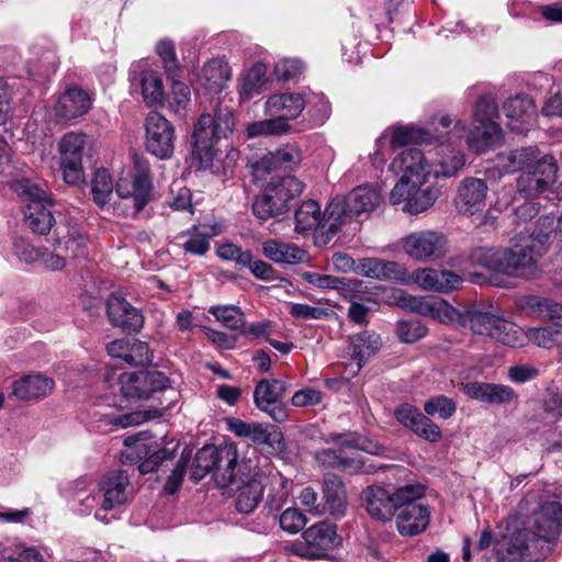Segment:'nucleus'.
Wrapping results in <instances>:
<instances>
[{"label": "nucleus", "mask_w": 562, "mask_h": 562, "mask_svg": "<svg viewBox=\"0 0 562 562\" xmlns=\"http://www.w3.org/2000/svg\"><path fill=\"white\" fill-rule=\"evenodd\" d=\"M134 165L136 173L133 179L120 178L116 182V194L121 203H110L113 194L111 175L104 168L98 169L91 181L93 202L102 211H112L122 216L135 215L144 209L151 198V181L149 178V165L146 159L135 156Z\"/></svg>", "instance_id": "obj_1"}, {"label": "nucleus", "mask_w": 562, "mask_h": 562, "mask_svg": "<svg viewBox=\"0 0 562 562\" xmlns=\"http://www.w3.org/2000/svg\"><path fill=\"white\" fill-rule=\"evenodd\" d=\"M235 127V117L229 104L217 102L209 112L200 115L193 130L192 157L200 168L209 169L217 155V143L227 138Z\"/></svg>", "instance_id": "obj_2"}, {"label": "nucleus", "mask_w": 562, "mask_h": 562, "mask_svg": "<svg viewBox=\"0 0 562 562\" xmlns=\"http://www.w3.org/2000/svg\"><path fill=\"white\" fill-rule=\"evenodd\" d=\"M194 475L202 479L211 472L215 484L220 488H227L237 483L243 472L254 469L251 461L239 462L237 443L224 441L218 446H205L201 448L194 458Z\"/></svg>", "instance_id": "obj_3"}, {"label": "nucleus", "mask_w": 562, "mask_h": 562, "mask_svg": "<svg viewBox=\"0 0 562 562\" xmlns=\"http://www.w3.org/2000/svg\"><path fill=\"white\" fill-rule=\"evenodd\" d=\"M456 409L457 404L452 398L438 395L428 398L424 403L426 415L418 408L404 404L395 411V417L403 426L409 428L418 437L429 442H438L442 438L441 430L427 415H438L442 419H448L456 413Z\"/></svg>", "instance_id": "obj_4"}, {"label": "nucleus", "mask_w": 562, "mask_h": 562, "mask_svg": "<svg viewBox=\"0 0 562 562\" xmlns=\"http://www.w3.org/2000/svg\"><path fill=\"white\" fill-rule=\"evenodd\" d=\"M381 202L380 192L371 186H358L346 196L331 200L325 210V223L329 235H336L344 225L361 214L371 213Z\"/></svg>", "instance_id": "obj_5"}, {"label": "nucleus", "mask_w": 562, "mask_h": 562, "mask_svg": "<svg viewBox=\"0 0 562 562\" xmlns=\"http://www.w3.org/2000/svg\"><path fill=\"white\" fill-rule=\"evenodd\" d=\"M453 322L474 334L490 336L509 347H519L524 344L522 329L491 311L476 307L456 310Z\"/></svg>", "instance_id": "obj_6"}, {"label": "nucleus", "mask_w": 562, "mask_h": 562, "mask_svg": "<svg viewBox=\"0 0 562 562\" xmlns=\"http://www.w3.org/2000/svg\"><path fill=\"white\" fill-rule=\"evenodd\" d=\"M11 188L24 199V222L33 233L46 235L54 225H58L49 209L53 201L37 182L22 177L14 180Z\"/></svg>", "instance_id": "obj_7"}, {"label": "nucleus", "mask_w": 562, "mask_h": 562, "mask_svg": "<svg viewBox=\"0 0 562 562\" xmlns=\"http://www.w3.org/2000/svg\"><path fill=\"white\" fill-rule=\"evenodd\" d=\"M390 170L394 173H402L401 179L394 186L390 194L392 204H400L403 194H407L408 188L424 186L432 173V161L417 148H407L401 151L391 162Z\"/></svg>", "instance_id": "obj_8"}, {"label": "nucleus", "mask_w": 562, "mask_h": 562, "mask_svg": "<svg viewBox=\"0 0 562 562\" xmlns=\"http://www.w3.org/2000/svg\"><path fill=\"white\" fill-rule=\"evenodd\" d=\"M549 554L547 541L531 529L518 530L497 549L499 562H539Z\"/></svg>", "instance_id": "obj_9"}, {"label": "nucleus", "mask_w": 562, "mask_h": 562, "mask_svg": "<svg viewBox=\"0 0 562 562\" xmlns=\"http://www.w3.org/2000/svg\"><path fill=\"white\" fill-rule=\"evenodd\" d=\"M405 254L419 262L440 259L448 252V239L438 231L414 232L402 239Z\"/></svg>", "instance_id": "obj_10"}, {"label": "nucleus", "mask_w": 562, "mask_h": 562, "mask_svg": "<svg viewBox=\"0 0 562 562\" xmlns=\"http://www.w3.org/2000/svg\"><path fill=\"white\" fill-rule=\"evenodd\" d=\"M86 143L87 135L75 132L65 134L59 140L60 168L68 184L76 186L85 180L82 156Z\"/></svg>", "instance_id": "obj_11"}, {"label": "nucleus", "mask_w": 562, "mask_h": 562, "mask_svg": "<svg viewBox=\"0 0 562 562\" xmlns=\"http://www.w3.org/2000/svg\"><path fill=\"white\" fill-rule=\"evenodd\" d=\"M558 166L550 155H543L535 168L522 172L516 182L517 192L526 199L543 194L557 180Z\"/></svg>", "instance_id": "obj_12"}, {"label": "nucleus", "mask_w": 562, "mask_h": 562, "mask_svg": "<svg viewBox=\"0 0 562 562\" xmlns=\"http://www.w3.org/2000/svg\"><path fill=\"white\" fill-rule=\"evenodd\" d=\"M119 383L123 397L147 400L153 393L167 389L169 379L159 371H139L121 374Z\"/></svg>", "instance_id": "obj_13"}, {"label": "nucleus", "mask_w": 562, "mask_h": 562, "mask_svg": "<svg viewBox=\"0 0 562 562\" xmlns=\"http://www.w3.org/2000/svg\"><path fill=\"white\" fill-rule=\"evenodd\" d=\"M146 149L159 159H168L175 149V128L157 112H150L145 122Z\"/></svg>", "instance_id": "obj_14"}, {"label": "nucleus", "mask_w": 562, "mask_h": 562, "mask_svg": "<svg viewBox=\"0 0 562 562\" xmlns=\"http://www.w3.org/2000/svg\"><path fill=\"white\" fill-rule=\"evenodd\" d=\"M488 187L485 180L467 177L457 187L453 205L463 216L481 214L486 206Z\"/></svg>", "instance_id": "obj_15"}, {"label": "nucleus", "mask_w": 562, "mask_h": 562, "mask_svg": "<svg viewBox=\"0 0 562 562\" xmlns=\"http://www.w3.org/2000/svg\"><path fill=\"white\" fill-rule=\"evenodd\" d=\"M130 485V477L125 471L119 470L109 472L100 482L98 491L101 495V507L95 510V518L108 524L110 519L106 513L127 501L126 488Z\"/></svg>", "instance_id": "obj_16"}, {"label": "nucleus", "mask_w": 562, "mask_h": 562, "mask_svg": "<svg viewBox=\"0 0 562 562\" xmlns=\"http://www.w3.org/2000/svg\"><path fill=\"white\" fill-rule=\"evenodd\" d=\"M266 476L257 470L256 467L248 472H243L233 484L232 491H235V507L241 514L252 513L262 499Z\"/></svg>", "instance_id": "obj_17"}, {"label": "nucleus", "mask_w": 562, "mask_h": 562, "mask_svg": "<svg viewBox=\"0 0 562 562\" xmlns=\"http://www.w3.org/2000/svg\"><path fill=\"white\" fill-rule=\"evenodd\" d=\"M541 257V247L537 249L536 244H529L527 240L503 248V274L522 277L536 268Z\"/></svg>", "instance_id": "obj_18"}, {"label": "nucleus", "mask_w": 562, "mask_h": 562, "mask_svg": "<svg viewBox=\"0 0 562 562\" xmlns=\"http://www.w3.org/2000/svg\"><path fill=\"white\" fill-rule=\"evenodd\" d=\"M285 383L280 380H261L255 387L254 402L260 411L267 413L274 422L283 423L288 412L282 403Z\"/></svg>", "instance_id": "obj_19"}, {"label": "nucleus", "mask_w": 562, "mask_h": 562, "mask_svg": "<svg viewBox=\"0 0 562 562\" xmlns=\"http://www.w3.org/2000/svg\"><path fill=\"white\" fill-rule=\"evenodd\" d=\"M532 526L539 539L547 541L551 552L562 531V504L558 501L543 502L533 513Z\"/></svg>", "instance_id": "obj_20"}, {"label": "nucleus", "mask_w": 562, "mask_h": 562, "mask_svg": "<svg viewBox=\"0 0 562 562\" xmlns=\"http://www.w3.org/2000/svg\"><path fill=\"white\" fill-rule=\"evenodd\" d=\"M124 445L127 447L126 459L140 461L139 471L143 474L155 471L164 460L172 458V451L167 448L154 451L150 445L147 443L145 434H139L137 437H127Z\"/></svg>", "instance_id": "obj_21"}, {"label": "nucleus", "mask_w": 562, "mask_h": 562, "mask_svg": "<svg viewBox=\"0 0 562 562\" xmlns=\"http://www.w3.org/2000/svg\"><path fill=\"white\" fill-rule=\"evenodd\" d=\"M106 314L114 327L128 333H138L144 325L142 312L119 293H112L106 301Z\"/></svg>", "instance_id": "obj_22"}, {"label": "nucleus", "mask_w": 562, "mask_h": 562, "mask_svg": "<svg viewBox=\"0 0 562 562\" xmlns=\"http://www.w3.org/2000/svg\"><path fill=\"white\" fill-rule=\"evenodd\" d=\"M91 94L78 86L68 87L57 99L53 112L57 121H70L88 113Z\"/></svg>", "instance_id": "obj_23"}, {"label": "nucleus", "mask_w": 562, "mask_h": 562, "mask_svg": "<svg viewBox=\"0 0 562 562\" xmlns=\"http://www.w3.org/2000/svg\"><path fill=\"white\" fill-rule=\"evenodd\" d=\"M226 428L237 437L246 438L256 446H270L281 450L282 436L278 431H269V427L261 423H247L238 418L228 417Z\"/></svg>", "instance_id": "obj_24"}, {"label": "nucleus", "mask_w": 562, "mask_h": 562, "mask_svg": "<svg viewBox=\"0 0 562 562\" xmlns=\"http://www.w3.org/2000/svg\"><path fill=\"white\" fill-rule=\"evenodd\" d=\"M461 389L470 398L491 405H506L518 400L514 389L504 384L472 381L462 383Z\"/></svg>", "instance_id": "obj_25"}, {"label": "nucleus", "mask_w": 562, "mask_h": 562, "mask_svg": "<svg viewBox=\"0 0 562 562\" xmlns=\"http://www.w3.org/2000/svg\"><path fill=\"white\" fill-rule=\"evenodd\" d=\"M295 231L300 234H306L312 229H317V239L327 244L335 235H329L325 223V212L322 215L321 206L316 201L308 200L303 202L296 210Z\"/></svg>", "instance_id": "obj_26"}, {"label": "nucleus", "mask_w": 562, "mask_h": 562, "mask_svg": "<svg viewBox=\"0 0 562 562\" xmlns=\"http://www.w3.org/2000/svg\"><path fill=\"white\" fill-rule=\"evenodd\" d=\"M503 110L508 120L507 126L518 134L527 132L536 120L533 100L527 95L508 99L504 102Z\"/></svg>", "instance_id": "obj_27"}, {"label": "nucleus", "mask_w": 562, "mask_h": 562, "mask_svg": "<svg viewBox=\"0 0 562 562\" xmlns=\"http://www.w3.org/2000/svg\"><path fill=\"white\" fill-rule=\"evenodd\" d=\"M355 273L376 280H407V271L402 265L380 258L358 259Z\"/></svg>", "instance_id": "obj_28"}, {"label": "nucleus", "mask_w": 562, "mask_h": 562, "mask_svg": "<svg viewBox=\"0 0 562 562\" xmlns=\"http://www.w3.org/2000/svg\"><path fill=\"white\" fill-rule=\"evenodd\" d=\"M56 245H64L65 250L74 258H86L88 256L89 238L81 226L74 220H66L55 228Z\"/></svg>", "instance_id": "obj_29"}, {"label": "nucleus", "mask_w": 562, "mask_h": 562, "mask_svg": "<svg viewBox=\"0 0 562 562\" xmlns=\"http://www.w3.org/2000/svg\"><path fill=\"white\" fill-rule=\"evenodd\" d=\"M222 232L223 226L218 222L193 225L181 234V237L186 238L182 248L187 254L204 256L210 250V239L218 236Z\"/></svg>", "instance_id": "obj_30"}, {"label": "nucleus", "mask_w": 562, "mask_h": 562, "mask_svg": "<svg viewBox=\"0 0 562 562\" xmlns=\"http://www.w3.org/2000/svg\"><path fill=\"white\" fill-rule=\"evenodd\" d=\"M324 514L341 517L347 509V491L341 479L334 473L324 474L323 502Z\"/></svg>", "instance_id": "obj_31"}, {"label": "nucleus", "mask_w": 562, "mask_h": 562, "mask_svg": "<svg viewBox=\"0 0 562 562\" xmlns=\"http://www.w3.org/2000/svg\"><path fill=\"white\" fill-rule=\"evenodd\" d=\"M351 349V360L355 361V369L352 375H356L366 362L373 357L383 345L382 338L379 334L364 330L349 338Z\"/></svg>", "instance_id": "obj_32"}, {"label": "nucleus", "mask_w": 562, "mask_h": 562, "mask_svg": "<svg viewBox=\"0 0 562 562\" xmlns=\"http://www.w3.org/2000/svg\"><path fill=\"white\" fill-rule=\"evenodd\" d=\"M368 514L381 521L390 520L395 514L392 493L381 486H368L362 492Z\"/></svg>", "instance_id": "obj_33"}, {"label": "nucleus", "mask_w": 562, "mask_h": 562, "mask_svg": "<svg viewBox=\"0 0 562 562\" xmlns=\"http://www.w3.org/2000/svg\"><path fill=\"white\" fill-rule=\"evenodd\" d=\"M305 108L304 95L300 93H280L271 95L266 102V112L274 120H292Z\"/></svg>", "instance_id": "obj_34"}, {"label": "nucleus", "mask_w": 562, "mask_h": 562, "mask_svg": "<svg viewBox=\"0 0 562 562\" xmlns=\"http://www.w3.org/2000/svg\"><path fill=\"white\" fill-rule=\"evenodd\" d=\"M540 150L537 146H527L498 155V167L506 173L522 170L528 171L541 161Z\"/></svg>", "instance_id": "obj_35"}, {"label": "nucleus", "mask_w": 562, "mask_h": 562, "mask_svg": "<svg viewBox=\"0 0 562 562\" xmlns=\"http://www.w3.org/2000/svg\"><path fill=\"white\" fill-rule=\"evenodd\" d=\"M301 538L307 541L317 558L322 559L337 544L336 526L327 521L314 524L302 532Z\"/></svg>", "instance_id": "obj_36"}, {"label": "nucleus", "mask_w": 562, "mask_h": 562, "mask_svg": "<svg viewBox=\"0 0 562 562\" xmlns=\"http://www.w3.org/2000/svg\"><path fill=\"white\" fill-rule=\"evenodd\" d=\"M430 521L428 506H413L396 512V527L402 536L413 537L426 530Z\"/></svg>", "instance_id": "obj_37"}, {"label": "nucleus", "mask_w": 562, "mask_h": 562, "mask_svg": "<svg viewBox=\"0 0 562 562\" xmlns=\"http://www.w3.org/2000/svg\"><path fill=\"white\" fill-rule=\"evenodd\" d=\"M407 306L415 313L440 323L453 322L456 308L439 297H409Z\"/></svg>", "instance_id": "obj_38"}, {"label": "nucleus", "mask_w": 562, "mask_h": 562, "mask_svg": "<svg viewBox=\"0 0 562 562\" xmlns=\"http://www.w3.org/2000/svg\"><path fill=\"white\" fill-rule=\"evenodd\" d=\"M232 78V69L223 58H213L204 64L200 82L209 92L218 93Z\"/></svg>", "instance_id": "obj_39"}, {"label": "nucleus", "mask_w": 562, "mask_h": 562, "mask_svg": "<svg viewBox=\"0 0 562 562\" xmlns=\"http://www.w3.org/2000/svg\"><path fill=\"white\" fill-rule=\"evenodd\" d=\"M55 386L53 379L42 375H26L13 385V394L22 401H33L47 396Z\"/></svg>", "instance_id": "obj_40"}, {"label": "nucleus", "mask_w": 562, "mask_h": 562, "mask_svg": "<svg viewBox=\"0 0 562 562\" xmlns=\"http://www.w3.org/2000/svg\"><path fill=\"white\" fill-rule=\"evenodd\" d=\"M503 137L498 123L477 124L467 134V144L475 154H482L501 144Z\"/></svg>", "instance_id": "obj_41"}, {"label": "nucleus", "mask_w": 562, "mask_h": 562, "mask_svg": "<svg viewBox=\"0 0 562 562\" xmlns=\"http://www.w3.org/2000/svg\"><path fill=\"white\" fill-rule=\"evenodd\" d=\"M262 252L268 259L283 265H295L304 261L306 257V252L297 246L274 239L262 244Z\"/></svg>", "instance_id": "obj_42"}, {"label": "nucleus", "mask_w": 562, "mask_h": 562, "mask_svg": "<svg viewBox=\"0 0 562 562\" xmlns=\"http://www.w3.org/2000/svg\"><path fill=\"white\" fill-rule=\"evenodd\" d=\"M386 138L390 139V144L393 148L402 147L411 143H425L430 139L426 131L413 126H394L387 128L376 140V146L381 147Z\"/></svg>", "instance_id": "obj_43"}, {"label": "nucleus", "mask_w": 562, "mask_h": 562, "mask_svg": "<svg viewBox=\"0 0 562 562\" xmlns=\"http://www.w3.org/2000/svg\"><path fill=\"white\" fill-rule=\"evenodd\" d=\"M267 187L273 191V196L277 200L274 203L276 209L283 210L284 213L289 209V201L299 196L304 189V184L292 176L282 177L277 181H271Z\"/></svg>", "instance_id": "obj_44"}, {"label": "nucleus", "mask_w": 562, "mask_h": 562, "mask_svg": "<svg viewBox=\"0 0 562 562\" xmlns=\"http://www.w3.org/2000/svg\"><path fill=\"white\" fill-rule=\"evenodd\" d=\"M423 186L411 187L407 190V194H403L401 203L405 202L404 211L409 213H422L428 210L437 200L439 190L436 188L428 187L422 189Z\"/></svg>", "instance_id": "obj_45"}, {"label": "nucleus", "mask_w": 562, "mask_h": 562, "mask_svg": "<svg viewBox=\"0 0 562 562\" xmlns=\"http://www.w3.org/2000/svg\"><path fill=\"white\" fill-rule=\"evenodd\" d=\"M465 165V156L462 151L442 149L440 158L432 162V171L436 178H450L457 176Z\"/></svg>", "instance_id": "obj_46"}, {"label": "nucleus", "mask_w": 562, "mask_h": 562, "mask_svg": "<svg viewBox=\"0 0 562 562\" xmlns=\"http://www.w3.org/2000/svg\"><path fill=\"white\" fill-rule=\"evenodd\" d=\"M267 68L263 64H255L243 77L239 83V95L241 100H249L255 94H259L265 87V77Z\"/></svg>", "instance_id": "obj_47"}, {"label": "nucleus", "mask_w": 562, "mask_h": 562, "mask_svg": "<svg viewBox=\"0 0 562 562\" xmlns=\"http://www.w3.org/2000/svg\"><path fill=\"white\" fill-rule=\"evenodd\" d=\"M502 255L503 248L476 247L471 250L469 260L473 266L503 274Z\"/></svg>", "instance_id": "obj_48"}, {"label": "nucleus", "mask_w": 562, "mask_h": 562, "mask_svg": "<svg viewBox=\"0 0 562 562\" xmlns=\"http://www.w3.org/2000/svg\"><path fill=\"white\" fill-rule=\"evenodd\" d=\"M140 87L144 101L148 105L161 104L165 95L162 80L155 70H144L140 74Z\"/></svg>", "instance_id": "obj_49"}, {"label": "nucleus", "mask_w": 562, "mask_h": 562, "mask_svg": "<svg viewBox=\"0 0 562 562\" xmlns=\"http://www.w3.org/2000/svg\"><path fill=\"white\" fill-rule=\"evenodd\" d=\"M307 114L314 126L323 125L330 116V103L323 93L307 92L304 94Z\"/></svg>", "instance_id": "obj_50"}, {"label": "nucleus", "mask_w": 562, "mask_h": 562, "mask_svg": "<svg viewBox=\"0 0 562 562\" xmlns=\"http://www.w3.org/2000/svg\"><path fill=\"white\" fill-rule=\"evenodd\" d=\"M424 494L425 487L422 484H407L398 487L392 492L395 513L405 507L426 506L422 503Z\"/></svg>", "instance_id": "obj_51"}, {"label": "nucleus", "mask_w": 562, "mask_h": 562, "mask_svg": "<svg viewBox=\"0 0 562 562\" xmlns=\"http://www.w3.org/2000/svg\"><path fill=\"white\" fill-rule=\"evenodd\" d=\"M557 228L553 215H544L537 220L530 236L526 239L529 244H536L537 249L541 246V255L547 251L550 236Z\"/></svg>", "instance_id": "obj_52"}, {"label": "nucleus", "mask_w": 562, "mask_h": 562, "mask_svg": "<svg viewBox=\"0 0 562 562\" xmlns=\"http://www.w3.org/2000/svg\"><path fill=\"white\" fill-rule=\"evenodd\" d=\"M104 423L111 425L114 430L140 425L156 417V412L135 411L123 415L113 416L112 414H102Z\"/></svg>", "instance_id": "obj_53"}, {"label": "nucleus", "mask_w": 562, "mask_h": 562, "mask_svg": "<svg viewBox=\"0 0 562 562\" xmlns=\"http://www.w3.org/2000/svg\"><path fill=\"white\" fill-rule=\"evenodd\" d=\"M209 313L212 314L223 326L229 329H239L245 325L244 313L235 305L211 306Z\"/></svg>", "instance_id": "obj_54"}, {"label": "nucleus", "mask_w": 562, "mask_h": 562, "mask_svg": "<svg viewBox=\"0 0 562 562\" xmlns=\"http://www.w3.org/2000/svg\"><path fill=\"white\" fill-rule=\"evenodd\" d=\"M277 202L273 196V191L268 187L261 195L257 196L252 203V212L256 217L261 221H267L271 217H277L283 214V210H277L274 203Z\"/></svg>", "instance_id": "obj_55"}, {"label": "nucleus", "mask_w": 562, "mask_h": 562, "mask_svg": "<svg viewBox=\"0 0 562 562\" xmlns=\"http://www.w3.org/2000/svg\"><path fill=\"white\" fill-rule=\"evenodd\" d=\"M498 109L491 94H484L475 102L473 117L476 124L496 123Z\"/></svg>", "instance_id": "obj_56"}, {"label": "nucleus", "mask_w": 562, "mask_h": 562, "mask_svg": "<svg viewBox=\"0 0 562 562\" xmlns=\"http://www.w3.org/2000/svg\"><path fill=\"white\" fill-rule=\"evenodd\" d=\"M426 334L427 328L419 319L401 321L396 325V335L403 342H415Z\"/></svg>", "instance_id": "obj_57"}, {"label": "nucleus", "mask_w": 562, "mask_h": 562, "mask_svg": "<svg viewBox=\"0 0 562 562\" xmlns=\"http://www.w3.org/2000/svg\"><path fill=\"white\" fill-rule=\"evenodd\" d=\"M438 273L437 269L434 268H419L416 269L412 274L407 273V280L402 281L403 283H416L419 288H422L425 291H435L437 292V289H445L441 286L442 284L437 283L438 282Z\"/></svg>", "instance_id": "obj_58"}, {"label": "nucleus", "mask_w": 562, "mask_h": 562, "mask_svg": "<svg viewBox=\"0 0 562 562\" xmlns=\"http://www.w3.org/2000/svg\"><path fill=\"white\" fill-rule=\"evenodd\" d=\"M191 101V91L186 83L172 80L171 91L168 95V106L176 113L187 109Z\"/></svg>", "instance_id": "obj_59"}, {"label": "nucleus", "mask_w": 562, "mask_h": 562, "mask_svg": "<svg viewBox=\"0 0 562 562\" xmlns=\"http://www.w3.org/2000/svg\"><path fill=\"white\" fill-rule=\"evenodd\" d=\"M290 128L288 122L283 120H270L259 121L251 123L247 126V134L249 137L260 135H276L286 132Z\"/></svg>", "instance_id": "obj_60"}, {"label": "nucleus", "mask_w": 562, "mask_h": 562, "mask_svg": "<svg viewBox=\"0 0 562 562\" xmlns=\"http://www.w3.org/2000/svg\"><path fill=\"white\" fill-rule=\"evenodd\" d=\"M303 278L310 284L323 290L336 289L344 291L349 288V283L345 278H337L318 272H304Z\"/></svg>", "instance_id": "obj_61"}, {"label": "nucleus", "mask_w": 562, "mask_h": 562, "mask_svg": "<svg viewBox=\"0 0 562 562\" xmlns=\"http://www.w3.org/2000/svg\"><path fill=\"white\" fill-rule=\"evenodd\" d=\"M130 351L125 356V363L130 366H147L151 363L153 353L148 345L138 339H130Z\"/></svg>", "instance_id": "obj_62"}, {"label": "nucleus", "mask_w": 562, "mask_h": 562, "mask_svg": "<svg viewBox=\"0 0 562 562\" xmlns=\"http://www.w3.org/2000/svg\"><path fill=\"white\" fill-rule=\"evenodd\" d=\"M279 524L282 530L288 533L295 535L303 530L307 524V519L297 508H286L279 517Z\"/></svg>", "instance_id": "obj_63"}, {"label": "nucleus", "mask_w": 562, "mask_h": 562, "mask_svg": "<svg viewBox=\"0 0 562 562\" xmlns=\"http://www.w3.org/2000/svg\"><path fill=\"white\" fill-rule=\"evenodd\" d=\"M271 154L278 168L292 169L302 160V153L294 145H285Z\"/></svg>", "instance_id": "obj_64"}]
</instances>
